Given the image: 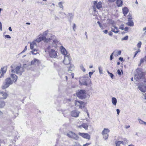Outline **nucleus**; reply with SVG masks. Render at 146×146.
Instances as JSON below:
<instances>
[{
  "mask_svg": "<svg viewBox=\"0 0 146 146\" xmlns=\"http://www.w3.org/2000/svg\"><path fill=\"white\" fill-rule=\"evenodd\" d=\"M75 104L76 106H78L79 108L81 109L84 108L85 106L84 102L82 101H75Z\"/></svg>",
  "mask_w": 146,
  "mask_h": 146,
  "instance_id": "0eeeda50",
  "label": "nucleus"
},
{
  "mask_svg": "<svg viewBox=\"0 0 146 146\" xmlns=\"http://www.w3.org/2000/svg\"><path fill=\"white\" fill-rule=\"evenodd\" d=\"M111 100L112 104L114 105H116L117 102V100L114 97H113L112 98Z\"/></svg>",
  "mask_w": 146,
  "mask_h": 146,
  "instance_id": "7c9ffc66",
  "label": "nucleus"
},
{
  "mask_svg": "<svg viewBox=\"0 0 146 146\" xmlns=\"http://www.w3.org/2000/svg\"><path fill=\"white\" fill-rule=\"evenodd\" d=\"M132 19H128V22L126 24L128 26L132 27L134 25V23Z\"/></svg>",
  "mask_w": 146,
  "mask_h": 146,
  "instance_id": "4be33fe9",
  "label": "nucleus"
},
{
  "mask_svg": "<svg viewBox=\"0 0 146 146\" xmlns=\"http://www.w3.org/2000/svg\"><path fill=\"white\" fill-rule=\"evenodd\" d=\"M116 111L117 112V114L119 115L120 113V110L119 109H117L116 110Z\"/></svg>",
  "mask_w": 146,
  "mask_h": 146,
  "instance_id": "69168bd1",
  "label": "nucleus"
},
{
  "mask_svg": "<svg viewBox=\"0 0 146 146\" xmlns=\"http://www.w3.org/2000/svg\"><path fill=\"white\" fill-rule=\"evenodd\" d=\"M5 105V102L3 100H0V108H3Z\"/></svg>",
  "mask_w": 146,
  "mask_h": 146,
  "instance_id": "bb28decb",
  "label": "nucleus"
},
{
  "mask_svg": "<svg viewBox=\"0 0 146 146\" xmlns=\"http://www.w3.org/2000/svg\"><path fill=\"white\" fill-rule=\"evenodd\" d=\"M78 134L79 135L84 138L88 139V140H90V136L87 133L79 132Z\"/></svg>",
  "mask_w": 146,
  "mask_h": 146,
  "instance_id": "6e6552de",
  "label": "nucleus"
},
{
  "mask_svg": "<svg viewBox=\"0 0 146 146\" xmlns=\"http://www.w3.org/2000/svg\"><path fill=\"white\" fill-rule=\"evenodd\" d=\"M70 65V67H69V69L68 70V71L69 72L70 71L71 72L72 71L74 70V65L73 64H69Z\"/></svg>",
  "mask_w": 146,
  "mask_h": 146,
  "instance_id": "c85d7f7f",
  "label": "nucleus"
},
{
  "mask_svg": "<svg viewBox=\"0 0 146 146\" xmlns=\"http://www.w3.org/2000/svg\"><path fill=\"white\" fill-rule=\"evenodd\" d=\"M141 44L142 43L140 41L137 44V46L139 48H140L141 47Z\"/></svg>",
  "mask_w": 146,
  "mask_h": 146,
  "instance_id": "c03bdc74",
  "label": "nucleus"
},
{
  "mask_svg": "<svg viewBox=\"0 0 146 146\" xmlns=\"http://www.w3.org/2000/svg\"><path fill=\"white\" fill-rule=\"evenodd\" d=\"M39 62V61L38 60L35 58L33 60H32L31 62V65H38Z\"/></svg>",
  "mask_w": 146,
  "mask_h": 146,
  "instance_id": "6ab92c4d",
  "label": "nucleus"
},
{
  "mask_svg": "<svg viewBox=\"0 0 146 146\" xmlns=\"http://www.w3.org/2000/svg\"><path fill=\"white\" fill-rule=\"evenodd\" d=\"M128 140L126 138H124L123 139V142L124 144H126Z\"/></svg>",
  "mask_w": 146,
  "mask_h": 146,
  "instance_id": "49530a36",
  "label": "nucleus"
},
{
  "mask_svg": "<svg viewBox=\"0 0 146 146\" xmlns=\"http://www.w3.org/2000/svg\"><path fill=\"white\" fill-rule=\"evenodd\" d=\"M61 51L62 53L64 55V56L66 55H67V52L66 49L62 46Z\"/></svg>",
  "mask_w": 146,
  "mask_h": 146,
  "instance_id": "aec40b11",
  "label": "nucleus"
},
{
  "mask_svg": "<svg viewBox=\"0 0 146 146\" xmlns=\"http://www.w3.org/2000/svg\"><path fill=\"white\" fill-rule=\"evenodd\" d=\"M3 140H2L1 139H0V146H1V144H4V143H3Z\"/></svg>",
  "mask_w": 146,
  "mask_h": 146,
  "instance_id": "bf43d9fd",
  "label": "nucleus"
},
{
  "mask_svg": "<svg viewBox=\"0 0 146 146\" xmlns=\"http://www.w3.org/2000/svg\"><path fill=\"white\" fill-rule=\"evenodd\" d=\"M50 56L51 58H56L57 56V52L53 49H52L49 52Z\"/></svg>",
  "mask_w": 146,
  "mask_h": 146,
  "instance_id": "423d86ee",
  "label": "nucleus"
},
{
  "mask_svg": "<svg viewBox=\"0 0 146 146\" xmlns=\"http://www.w3.org/2000/svg\"><path fill=\"white\" fill-rule=\"evenodd\" d=\"M128 36H126L124 37L121 38V40H127L128 39Z\"/></svg>",
  "mask_w": 146,
  "mask_h": 146,
  "instance_id": "79ce46f5",
  "label": "nucleus"
},
{
  "mask_svg": "<svg viewBox=\"0 0 146 146\" xmlns=\"http://www.w3.org/2000/svg\"><path fill=\"white\" fill-rule=\"evenodd\" d=\"M102 135H103V138L105 139V140H106L108 138L109 134Z\"/></svg>",
  "mask_w": 146,
  "mask_h": 146,
  "instance_id": "a19ab883",
  "label": "nucleus"
},
{
  "mask_svg": "<svg viewBox=\"0 0 146 146\" xmlns=\"http://www.w3.org/2000/svg\"><path fill=\"white\" fill-rule=\"evenodd\" d=\"M96 2V8L97 9H99L100 8H101L102 7V3L101 1H99L98 3H97V1Z\"/></svg>",
  "mask_w": 146,
  "mask_h": 146,
  "instance_id": "a878e982",
  "label": "nucleus"
},
{
  "mask_svg": "<svg viewBox=\"0 0 146 146\" xmlns=\"http://www.w3.org/2000/svg\"><path fill=\"white\" fill-rule=\"evenodd\" d=\"M138 88L142 92H145L146 91V85L144 83L140 84Z\"/></svg>",
  "mask_w": 146,
  "mask_h": 146,
  "instance_id": "9d476101",
  "label": "nucleus"
},
{
  "mask_svg": "<svg viewBox=\"0 0 146 146\" xmlns=\"http://www.w3.org/2000/svg\"><path fill=\"white\" fill-rule=\"evenodd\" d=\"M94 72H90L89 73V76L90 77H91V76L93 74Z\"/></svg>",
  "mask_w": 146,
  "mask_h": 146,
  "instance_id": "5fc2aeb1",
  "label": "nucleus"
},
{
  "mask_svg": "<svg viewBox=\"0 0 146 146\" xmlns=\"http://www.w3.org/2000/svg\"><path fill=\"white\" fill-rule=\"evenodd\" d=\"M58 5L60 8H62L63 7V6L61 2H59L58 3Z\"/></svg>",
  "mask_w": 146,
  "mask_h": 146,
  "instance_id": "8fccbe9b",
  "label": "nucleus"
},
{
  "mask_svg": "<svg viewBox=\"0 0 146 146\" xmlns=\"http://www.w3.org/2000/svg\"><path fill=\"white\" fill-rule=\"evenodd\" d=\"M108 21L109 23L113 26L115 24L114 21L112 19H108Z\"/></svg>",
  "mask_w": 146,
  "mask_h": 146,
  "instance_id": "72a5a7b5",
  "label": "nucleus"
},
{
  "mask_svg": "<svg viewBox=\"0 0 146 146\" xmlns=\"http://www.w3.org/2000/svg\"><path fill=\"white\" fill-rule=\"evenodd\" d=\"M0 98L2 99H5L7 98L8 96V94L7 93L3 92H0Z\"/></svg>",
  "mask_w": 146,
  "mask_h": 146,
  "instance_id": "f3484780",
  "label": "nucleus"
},
{
  "mask_svg": "<svg viewBox=\"0 0 146 146\" xmlns=\"http://www.w3.org/2000/svg\"><path fill=\"white\" fill-rule=\"evenodd\" d=\"M90 143H87L85 144H84L83 146H88V145H90Z\"/></svg>",
  "mask_w": 146,
  "mask_h": 146,
  "instance_id": "052dcab7",
  "label": "nucleus"
},
{
  "mask_svg": "<svg viewBox=\"0 0 146 146\" xmlns=\"http://www.w3.org/2000/svg\"><path fill=\"white\" fill-rule=\"evenodd\" d=\"M115 52V51H113L111 54L110 59V60H112L113 58V56L114 54V53Z\"/></svg>",
  "mask_w": 146,
  "mask_h": 146,
  "instance_id": "58836bf2",
  "label": "nucleus"
},
{
  "mask_svg": "<svg viewBox=\"0 0 146 146\" xmlns=\"http://www.w3.org/2000/svg\"><path fill=\"white\" fill-rule=\"evenodd\" d=\"M11 77L13 80V82H15L17 81V76L15 74H13V73L11 74Z\"/></svg>",
  "mask_w": 146,
  "mask_h": 146,
  "instance_id": "b1692460",
  "label": "nucleus"
},
{
  "mask_svg": "<svg viewBox=\"0 0 146 146\" xmlns=\"http://www.w3.org/2000/svg\"><path fill=\"white\" fill-rule=\"evenodd\" d=\"M7 66H4L1 68L0 70L1 76L0 78H1L3 77L4 74L5 73L7 70Z\"/></svg>",
  "mask_w": 146,
  "mask_h": 146,
  "instance_id": "9b49d317",
  "label": "nucleus"
},
{
  "mask_svg": "<svg viewBox=\"0 0 146 146\" xmlns=\"http://www.w3.org/2000/svg\"><path fill=\"white\" fill-rule=\"evenodd\" d=\"M72 146H82L78 142H74L73 143Z\"/></svg>",
  "mask_w": 146,
  "mask_h": 146,
  "instance_id": "e433bc0d",
  "label": "nucleus"
},
{
  "mask_svg": "<svg viewBox=\"0 0 146 146\" xmlns=\"http://www.w3.org/2000/svg\"><path fill=\"white\" fill-rule=\"evenodd\" d=\"M86 91L84 90H78L76 93V95L80 99L83 100L85 99L86 97Z\"/></svg>",
  "mask_w": 146,
  "mask_h": 146,
  "instance_id": "7ed1b4c3",
  "label": "nucleus"
},
{
  "mask_svg": "<svg viewBox=\"0 0 146 146\" xmlns=\"http://www.w3.org/2000/svg\"><path fill=\"white\" fill-rule=\"evenodd\" d=\"M85 79L86 78L84 77H82L80 79L82 80V82H81L80 80L79 81L80 84V85H84L87 86L88 85L87 82L86 81V79Z\"/></svg>",
  "mask_w": 146,
  "mask_h": 146,
  "instance_id": "2eb2a0df",
  "label": "nucleus"
},
{
  "mask_svg": "<svg viewBox=\"0 0 146 146\" xmlns=\"http://www.w3.org/2000/svg\"><path fill=\"white\" fill-rule=\"evenodd\" d=\"M98 69L100 74H101L102 73V68L100 67H99Z\"/></svg>",
  "mask_w": 146,
  "mask_h": 146,
  "instance_id": "de8ad7c7",
  "label": "nucleus"
},
{
  "mask_svg": "<svg viewBox=\"0 0 146 146\" xmlns=\"http://www.w3.org/2000/svg\"><path fill=\"white\" fill-rule=\"evenodd\" d=\"M76 24H75V23H74L73 24V30L74 31H75V29H76Z\"/></svg>",
  "mask_w": 146,
  "mask_h": 146,
  "instance_id": "864d4df0",
  "label": "nucleus"
},
{
  "mask_svg": "<svg viewBox=\"0 0 146 146\" xmlns=\"http://www.w3.org/2000/svg\"><path fill=\"white\" fill-rule=\"evenodd\" d=\"M123 1L122 0H117L116 3L118 7L122 6Z\"/></svg>",
  "mask_w": 146,
  "mask_h": 146,
  "instance_id": "cd10ccee",
  "label": "nucleus"
},
{
  "mask_svg": "<svg viewBox=\"0 0 146 146\" xmlns=\"http://www.w3.org/2000/svg\"><path fill=\"white\" fill-rule=\"evenodd\" d=\"M128 11L129 10L128 8L126 7H124L122 9L123 13L124 15H125L127 13Z\"/></svg>",
  "mask_w": 146,
  "mask_h": 146,
  "instance_id": "393cba45",
  "label": "nucleus"
},
{
  "mask_svg": "<svg viewBox=\"0 0 146 146\" xmlns=\"http://www.w3.org/2000/svg\"><path fill=\"white\" fill-rule=\"evenodd\" d=\"M48 31L47 30L45 32H44L43 33V36H46L47 34H48Z\"/></svg>",
  "mask_w": 146,
  "mask_h": 146,
  "instance_id": "a18cd8bd",
  "label": "nucleus"
},
{
  "mask_svg": "<svg viewBox=\"0 0 146 146\" xmlns=\"http://www.w3.org/2000/svg\"><path fill=\"white\" fill-rule=\"evenodd\" d=\"M13 81L10 78H7L5 80L4 83L2 86L3 89H5L8 88L10 85L12 84Z\"/></svg>",
  "mask_w": 146,
  "mask_h": 146,
  "instance_id": "f03ea898",
  "label": "nucleus"
},
{
  "mask_svg": "<svg viewBox=\"0 0 146 146\" xmlns=\"http://www.w3.org/2000/svg\"><path fill=\"white\" fill-rule=\"evenodd\" d=\"M64 59L63 61V63L66 65H68L70 64L71 61L70 57L68 55L64 56Z\"/></svg>",
  "mask_w": 146,
  "mask_h": 146,
  "instance_id": "1a4fd4ad",
  "label": "nucleus"
},
{
  "mask_svg": "<svg viewBox=\"0 0 146 146\" xmlns=\"http://www.w3.org/2000/svg\"><path fill=\"white\" fill-rule=\"evenodd\" d=\"M5 37L6 38H11V37L9 35H5Z\"/></svg>",
  "mask_w": 146,
  "mask_h": 146,
  "instance_id": "13d9d810",
  "label": "nucleus"
},
{
  "mask_svg": "<svg viewBox=\"0 0 146 146\" xmlns=\"http://www.w3.org/2000/svg\"><path fill=\"white\" fill-rule=\"evenodd\" d=\"M37 50L35 49H34L31 52V53L33 54L36 55L38 53L37 52Z\"/></svg>",
  "mask_w": 146,
  "mask_h": 146,
  "instance_id": "f704fd0d",
  "label": "nucleus"
},
{
  "mask_svg": "<svg viewBox=\"0 0 146 146\" xmlns=\"http://www.w3.org/2000/svg\"><path fill=\"white\" fill-rule=\"evenodd\" d=\"M132 18L131 15L129 13L128 15V18Z\"/></svg>",
  "mask_w": 146,
  "mask_h": 146,
  "instance_id": "680f3d73",
  "label": "nucleus"
},
{
  "mask_svg": "<svg viewBox=\"0 0 146 146\" xmlns=\"http://www.w3.org/2000/svg\"><path fill=\"white\" fill-rule=\"evenodd\" d=\"M36 43L34 42H33L31 43L30 44V48L31 49H33L34 46H36Z\"/></svg>",
  "mask_w": 146,
  "mask_h": 146,
  "instance_id": "473e14b6",
  "label": "nucleus"
},
{
  "mask_svg": "<svg viewBox=\"0 0 146 146\" xmlns=\"http://www.w3.org/2000/svg\"><path fill=\"white\" fill-rule=\"evenodd\" d=\"M84 128L86 130H87L88 129V124L87 123H83L81 125H79L78 127L81 128L82 127Z\"/></svg>",
  "mask_w": 146,
  "mask_h": 146,
  "instance_id": "412c9836",
  "label": "nucleus"
},
{
  "mask_svg": "<svg viewBox=\"0 0 146 146\" xmlns=\"http://www.w3.org/2000/svg\"><path fill=\"white\" fill-rule=\"evenodd\" d=\"M108 34L110 36H112L113 35V33L111 31L109 32L108 33Z\"/></svg>",
  "mask_w": 146,
  "mask_h": 146,
  "instance_id": "0e129e2a",
  "label": "nucleus"
},
{
  "mask_svg": "<svg viewBox=\"0 0 146 146\" xmlns=\"http://www.w3.org/2000/svg\"><path fill=\"white\" fill-rule=\"evenodd\" d=\"M66 135L69 138L75 140H77L79 138L77 135L72 131H70L67 133Z\"/></svg>",
  "mask_w": 146,
  "mask_h": 146,
  "instance_id": "20e7f679",
  "label": "nucleus"
},
{
  "mask_svg": "<svg viewBox=\"0 0 146 146\" xmlns=\"http://www.w3.org/2000/svg\"><path fill=\"white\" fill-rule=\"evenodd\" d=\"M115 30L116 29H112V30H111V31L115 33H117L119 31L118 30Z\"/></svg>",
  "mask_w": 146,
  "mask_h": 146,
  "instance_id": "09e8293b",
  "label": "nucleus"
},
{
  "mask_svg": "<svg viewBox=\"0 0 146 146\" xmlns=\"http://www.w3.org/2000/svg\"><path fill=\"white\" fill-rule=\"evenodd\" d=\"M80 68L84 72H85L86 71L85 69L84 68L83 65H81L80 66Z\"/></svg>",
  "mask_w": 146,
  "mask_h": 146,
  "instance_id": "37998d69",
  "label": "nucleus"
},
{
  "mask_svg": "<svg viewBox=\"0 0 146 146\" xmlns=\"http://www.w3.org/2000/svg\"><path fill=\"white\" fill-rule=\"evenodd\" d=\"M121 50H119L118 51V53H117V55L118 56L120 55L121 54Z\"/></svg>",
  "mask_w": 146,
  "mask_h": 146,
  "instance_id": "338daca9",
  "label": "nucleus"
},
{
  "mask_svg": "<svg viewBox=\"0 0 146 146\" xmlns=\"http://www.w3.org/2000/svg\"><path fill=\"white\" fill-rule=\"evenodd\" d=\"M103 32L105 34H106L108 32V31L107 30H105L103 31Z\"/></svg>",
  "mask_w": 146,
  "mask_h": 146,
  "instance_id": "774afa93",
  "label": "nucleus"
},
{
  "mask_svg": "<svg viewBox=\"0 0 146 146\" xmlns=\"http://www.w3.org/2000/svg\"><path fill=\"white\" fill-rule=\"evenodd\" d=\"M50 39L53 40L52 44L55 45H56L59 42V41L56 38V36L54 35L51 36V38H50Z\"/></svg>",
  "mask_w": 146,
  "mask_h": 146,
  "instance_id": "dca6fc26",
  "label": "nucleus"
},
{
  "mask_svg": "<svg viewBox=\"0 0 146 146\" xmlns=\"http://www.w3.org/2000/svg\"><path fill=\"white\" fill-rule=\"evenodd\" d=\"M15 141H16L15 140H12V139L10 140V139H5L3 140V141L4 144L6 143L9 145H11L12 143H14Z\"/></svg>",
  "mask_w": 146,
  "mask_h": 146,
  "instance_id": "ddd939ff",
  "label": "nucleus"
},
{
  "mask_svg": "<svg viewBox=\"0 0 146 146\" xmlns=\"http://www.w3.org/2000/svg\"><path fill=\"white\" fill-rule=\"evenodd\" d=\"M94 5L92 6L91 8H90V9L92 11H94V12H97L96 10V1H94Z\"/></svg>",
  "mask_w": 146,
  "mask_h": 146,
  "instance_id": "a211bd4d",
  "label": "nucleus"
},
{
  "mask_svg": "<svg viewBox=\"0 0 146 146\" xmlns=\"http://www.w3.org/2000/svg\"><path fill=\"white\" fill-rule=\"evenodd\" d=\"M110 131L108 128H104L102 131V135L108 134V133L110 132Z\"/></svg>",
  "mask_w": 146,
  "mask_h": 146,
  "instance_id": "5701e85b",
  "label": "nucleus"
},
{
  "mask_svg": "<svg viewBox=\"0 0 146 146\" xmlns=\"http://www.w3.org/2000/svg\"><path fill=\"white\" fill-rule=\"evenodd\" d=\"M128 27H125V28H124V30L125 31H128Z\"/></svg>",
  "mask_w": 146,
  "mask_h": 146,
  "instance_id": "e2e57ef3",
  "label": "nucleus"
},
{
  "mask_svg": "<svg viewBox=\"0 0 146 146\" xmlns=\"http://www.w3.org/2000/svg\"><path fill=\"white\" fill-rule=\"evenodd\" d=\"M107 72L108 74H109V75L110 76L111 78L113 79L114 77V75L112 73L110 72L109 71H108Z\"/></svg>",
  "mask_w": 146,
  "mask_h": 146,
  "instance_id": "4c0bfd02",
  "label": "nucleus"
},
{
  "mask_svg": "<svg viewBox=\"0 0 146 146\" xmlns=\"http://www.w3.org/2000/svg\"><path fill=\"white\" fill-rule=\"evenodd\" d=\"M139 123L142 124H144L145 125H146V122L143 121L140 119H138Z\"/></svg>",
  "mask_w": 146,
  "mask_h": 146,
  "instance_id": "c9c22d12",
  "label": "nucleus"
},
{
  "mask_svg": "<svg viewBox=\"0 0 146 146\" xmlns=\"http://www.w3.org/2000/svg\"><path fill=\"white\" fill-rule=\"evenodd\" d=\"M46 0H42V1L43 2L40 3H41L42 5H44L45 4L46 5L45 3V1H46Z\"/></svg>",
  "mask_w": 146,
  "mask_h": 146,
  "instance_id": "603ef678",
  "label": "nucleus"
},
{
  "mask_svg": "<svg viewBox=\"0 0 146 146\" xmlns=\"http://www.w3.org/2000/svg\"><path fill=\"white\" fill-rule=\"evenodd\" d=\"M80 112L76 110L72 111L71 113V115L72 116L77 117L78 116Z\"/></svg>",
  "mask_w": 146,
  "mask_h": 146,
  "instance_id": "4468645a",
  "label": "nucleus"
},
{
  "mask_svg": "<svg viewBox=\"0 0 146 146\" xmlns=\"http://www.w3.org/2000/svg\"><path fill=\"white\" fill-rule=\"evenodd\" d=\"M50 40V38H47L46 37L43 36L42 37H39L37 38L36 41L38 42H39L41 41H43L44 42H47Z\"/></svg>",
  "mask_w": 146,
  "mask_h": 146,
  "instance_id": "39448f33",
  "label": "nucleus"
},
{
  "mask_svg": "<svg viewBox=\"0 0 146 146\" xmlns=\"http://www.w3.org/2000/svg\"><path fill=\"white\" fill-rule=\"evenodd\" d=\"M146 60L144 58L141 59L140 60V63L139 64V66H140L141 64L143 63Z\"/></svg>",
  "mask_w": 146,
  "mask_h": 146,
  "instance_id": "ea45409f",
  "label": "nucleus"
},
{
  "mask_svg": "<svg viewBox=\"0 0 146 146\" xmlns=\"http://www.w3.org/2000/svg\"><path fill=\"white\" fill-rule=\"evenodd\" d=\"M64 14L65 15L67 16V17H66L71 18L73 17L74 14L72 13H68L67 15L65 13H64Z\"/></svg>",
  "mask_w": 146,
  "mask_h": 146,
  "instance_id": "2f4dec72",
  "label": "nucleus"
},
{
  "mask_svg": "<svg viewBox=\"0 0 146 146\" xmlns=\"http://www.w3.org/2000/svg\"><path fill=\"white\" fill-rule=\"evenodd\" d=\"M97 23L98 24V25H99V26L100 27H101V28H102V27H103V26H102L101 25V23H100V22L99 21H98Z\"/></svg>",
  "mask_w": 146,
  "mask_h": 146,
  "instance_id": "6e6d98bb",
  "label": "nucleus"
},
{
  "mask_svg": "<svg viewBox=\"0 0 146 146\" xmlns=\"http://www.w3.org/2000/svg\"><path fill=\"white\" fill-rule=\"evenodd\" d=\"M117 74L119 75H121V72L119 69H118L117 70Z\"/></svg>",
  "mask_w": 146,
  "mask_h": 146,
  "instance_id": "4d7b16f0",
  "label": "nucleus"
},
{
  "mask_svg": "<svg viewBox=\"0 0 146 146\" xmlns=\"http://www.w3.org/2000/svg\"><path fill=\"white\" fill-rule=\"evenodd\" d=\"M21 68V66H18L16 67L15 69H12L11 71L12 73H16L17 74H19L20 73L21 74L22 73H20L19 72L20 69Z\"/></svg>",
  "mask_w": 146,
  "mask_h": 146,
  "instance_id": "f8f14e48",
  "label": "nucleus"
},
{
  "mask_svg": "<svg viewBox=\"0 0 146 146\" xmlns=\"http://www.w3.org/2000/svg\"><path fill=\"white\" fill-rule=\"evenodd\" d=\"M123 143V141H116L115 142L116 146H119L121 144H122L123 145L124 143Z\"/></svg>",
  "mask_w": 146,
  "mask_h": 146,
  "instance_id": "c756f323",
  "label": "nucleus"
},
{
  "mask_svg": "<svg viewBox=\"0 0 146 146\" xmlns=\"http://www.w3.org/2000/svg\"><path fill=\"white\" fill-rule=\"evenodd\" d=\"M144 75L145 73L142 72V69L138 68L135 75L134 78L136 81L138 82L143 81L144 78Z\"/></svg>",
  "mask_w": 146,
  "mask_h": 146,
  "instance_id": "f257e3e1",
  "label": "nucleus"
},
{
  "mask_svg": "<svg viewBox=\"0 0 146 146\" xmlns=\"http://www.w3.org/2000/svg\"><path fill=\"white\" fill-rule=\"evenodd\" d=\"M27 50V46H26L25 47L24 50L21 53H20V54H21V53H22L25 52V51H26Z\"/></svg>",
  "mask_w": 146,
  "mask_h": 146,
  "instance_id": "3c124183",
  "label": "nucleus"
}]
</instances>
